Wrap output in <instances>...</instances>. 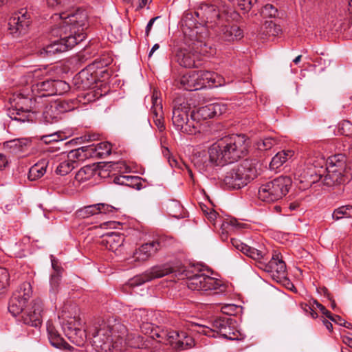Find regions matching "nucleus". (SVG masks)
Returning <instances> with one entry per match:
<instances>
[{"label": "nucleus", "mask_w": 352, "mask_h": 352, "mask_svg": "<svg viewBox=\"0 0 352 352\" xmlns=\"http://www.w3.org/2000/svg\"><path fill=\"white\" fill-rule=\"evenodd\" d=\"M278 142V139L272 137H267L258 140L256 142V148L262 151L271 149L274 145Z\"/></svg>", "instance_id": "35"}, {"label": "nucleus", "mask_w": 352, "mask_h": 352, "mask_svg": "<svg viewBox=\"0 0 352 352\" xmlns=\"http://www.w3.org/2000/svg\"><path fill=\"white\" fill-rule=\"evenodd\" d=\"M79 325L78 320L71 318L63 324V329L71 342L78 346H83L87 342V334L85 330L79 327Z\"/></svg>", "instance_id": "17"}, {"label": "nucleus", "mask_w": 352, "mask_h": 352, "mask_svg": "<svg viewBox=\"0 0 352 352\" xmlns=\"http://www.w3.org/2000/svg\"><path fill=\"white\" fill-rule=\"evenodd\" d=\"M343 342L346 344L349 347L352 348V338L349 337H344Z\"/></svg>", "instance_id": "64"}, {"label": "nucleus", "mask_w": 352, "mask_h": 352, "mask_svg": "<svg viewBox=\"0 0 352 352\" xmlns=\"http://www.w3.org/2000/svg\"><path fill=\"white\" fill-rule=\"evenodd\" d=\"M194 15H195V12H188L184 14L182 19V32L185 38L193 41V47L198 49L201 47V51L205 52L207 50L203 49V46L207 45L208 32L205 27L196 25Z\"/></svg>", "instance_id": "7"}, {"label": "nucleus", "mask_w": 352, "mask_h": 352, "mask_svg": "<svg viewBox=\"0 0 352 352\" xmlns=\"http://www.w3.org/2000/svg\"><path fill=\"white\" fill-rule=\"evenodd\" d=\"M227 223L237 229L245 228L248 226L245 223L239 222L236 219H229Z\"/></svg>", "instance_id": "55"}, {"label": "nucleus", "mask_w": 352, "mask_h": 352, "mask_svg": "<svg viewBox=\"0 0 352 352\" xmlns=\"http://www.w3.org/2000/svg\"><path fill=\"white\" fill-rule=\"evenodd\" d=\"M44 117L47 122H52L54 120H56L59 114L58 113V109H51V102L50 104L47 105L45 107V110L44 111Z\"/></svg>", "instance_id": "47"}, {"label": "nucleus", "mask_w": 352, "mask_h": 352, "mask_svg": "<svg viewBox=\"0 0 352 352\" xmlns=\"http://www.w3.org/2000/svg\"><path fill=\"white\" fill-rule=\"evenodd\" d=\"M250 140L244 135L232 134L212 144L208 151H196L191 157L194 166L201 173H210L223 166L228 160H237L247 154Z\"/></svg>", "instance_id": "1"}, {"label": "nucleus", "mask_w": 352, "mask_h": 352, "mask_svg": "<svg viewBox=\"0 0 352 352\" xmlns=\"http://www.w3.org/2000/svg\"><path fill=\"white\" fill-rule=\"evenodd\" d=\"M230 1L236 5L244 13L250 11L256 6L257 3V0H234Z\"/></svg>", "instance_id": "39"}, {"label": "nucleus", "mask_w": 352, "mask_h": 352, "mask_svg": "<svg viewBox=\"0 0 352 352\" xmlns=\"http://www.w3.org/2000/svg\"><path fill=\"white\" fill-rule=\"evenodd\" d=\"M37 100L36 95L14 94L9 99L12 107L8 110V116L21 122H33L38 109Z\"/></svg>", "instance_id": "6"}, {"label": "nucleus", "mask_w": 352, "mask_h": 352, "mask_svg": "<svg viewBox=\"0 0 352 352\" xmlns=\"http://www.w3.org/2000/svg\"><path fill=\"white\" fill-rule=\"evenodd\" d=\"M327 317L329 318L331 321L338 323L340 325H342L344 321L340 316L338 315L333 316L331 314V317L327 315Z\"/></svg>", "instance_id": "60"}, {"label": "nucleus", "mask_w": 352, "mask_h": 352, "mask_svg": "<svg viewBox=\"0 0 352 352\" xmlns=\"http://www.w3.org/2000/svg\"><path fill=\"white\" fill-rule=\"evenodd\" d=\"M351 129H352V125L348 121L342 122L339 126V130H340V133L342 135H344L346 136L349 135V131Z\"/></svg>", "instance_id": "54"}, {"label": "nucleus", "mask_w": 352, "mask_h": 352, "mask_svg": "<svg viewBox=\"0 0 352 352\" xmlns=\"http://www.w3.org/2000/svg\"><path fill=\"white\" fill-rule=\"evenodd\" d=\"M8 164V160L6 157L4 155L0 153V170L6 168Z\"/></svg>", "instance_id": "62"}, {"label": "nucleus", "mask_w": 352, "mask_h": 352, "mask_svg": "<svg viewBox=\"0 0 352 352\" xmlns=\"http://www.w3.org/2000/svg\"><path fill=\"white\" fill-rule=\"evenodd\" d=\"M48 338L51 344L60 349L73 350L74 347L67 344L53 327H47Z\"/></svg>", "instance_id": "30"}, {"label": "nucleus", "mask_w": 352, "mask_h": 352, "mask_svg": "<svg viewBox=\"0 0 352 352\" xmlns=\"http://www.w3.org/2000/svg\"><path fill=\"white\" fill-rule=\"evenodd\" d=\"M159 18V16H156L154 18H152L148 23L146 27V36H148L149 35V33L151 30V28L153 27V25L154 22Z\"/></svg>", "instance_id": "61"}, {"label": "nucleus", "mask_w": 352, "mask_h": 352, "mask_svg": "<svg viewBox=\"0 0 352 352\" xmlns=\"http://www.w3.org/2000/svg\"><path fill=\"white\" fill-rule=\"evenodd\" d=\"M93 346L98 352L117 349L116 340L126 335V327L113 317L98 319L90 329Z\"/></svg>", "instance_id": "4"}, {"label": "nucleus", "mask_w": 352, "mask_h": 352, "mask_svg": "<svg viewBox=\"0 0 352 352\" xmlns=\"http://www.w3.org/2000/svg\"><path fill=\"white\" fill-rule=\"evenodd\" d=\"M235 324L236 320L231 317V322H229L228 325L224 328L221 336L231 340H237L239 338V331L236 329Z\"/></svg>", "instance_id": "33"}, {"label": "nucleus", "mask_w": 352, "mask_h": 352, "mask_svg": "<svg viewBox=\"0 0 352 352\" xmlns=\"http://www.w3.org/2000/svg\"><path fill=\"white\" fill-rule=\"evenodd\" d=\"M32 294V286L30 283L25 282L13 294L10 300L8 310L12 316L23 315V312L28 306V300Z\"/></svg>", "instance_id": "13"}, {"label": "nucleus", "mask_w": 352, "mask_h": 352, "mask_svg": "<svg viewBox=\"0 0 352 352\" xmlns=\"http://www.w3.org/2000/svg\"><path fill=\"white\" fill-rule=\"evenodd\" d=\"M30 12L27 8H21L18 12L14 13L8 23L10 34L14 36L25 34L30 25Z\"/></svg>", "instance_id": "14"}, {"label": "nucleus", "mask_w": 352, "mask_h": 352, "mask_svg": "<svg viewBox=\"0 0 352 352\" xmlns=\"http://www.w3.org/2000/svg\"><path fill=\"white\" fill-rule=\"evenodd\" d=\"M190 109L187 103L184 102L175 106L173 110V124L177 130L184 133H194L198 127V122H196V115L193 111L190 112L191 120L188 118Z\"/></svg>", "instance_id": "10"}, {"label": "nucleus", "mask_w": 352, "mask_h": 352, "mask_svg": "<svg viewBox=\"0 0 352 352\" xmlns=\"http://www.w3.org/2000/svg\"><path fill=\"white\" fill-rule=\"evenodd\" d=\"M283 280V281L285 282V285L287 286V287L289 289H292V288H294V285L289 281V279L287 278V277L285 276V278H280V280Z\"/></svg>", "instance_id": "63"}, {"label": "nucleus", "mask_w": 352, "mask_h": 352, "mask_svg": "<svg viewBox=\"0 0 352 352\" xmlns=\"http://www.w3.org/2000/svg\"><path fill=\"white\" fill-rule=\"evenodd\" d=\"M210 105L213 118L221 116L227 110V105L223 103H212Z\"/></svg>", "instance_id": "48"}, {"label": "nucleus", "mask_w": 352, "mask_h": 352, "mask_svg": "<svg viewBox=\"0 0 352 352\" xmlns=\"http://www.w3.org/2000/svg\"><path fill=\"white\" fill-rule=\"evenodd\" d=\"M49 164L47 159H42L33 165L29 170L28 178L30 181H36L42 177L47 171Z\"/></svg>", "instance_id": "29"}, {"label": "nucleus", "mask_w": 352, "mask_h": 352, "mask_svg": "<svg viewBox=\"0 0 352 352\" xmlns=\"http://www.w3.org/2000/svg\"><path fill=\"white\" fill-rule=\"evenodd\" d=\"M332 217L336 220L342 217H352V206L348 205L337 208L334 210Z\"/></svg>", "instance_id": "40"}, {"label": "nucleus", "mask_w": 352, "mask_h": 352, "mask_svg": "<svg viewBox=\"0 0 352 352\" xmlns=\"http://www.w3.org/2000/svg\"><path fill=\"white\" fill-rule=\"evenodd\" d=\"M23 82L31 85L32 93L38 98L54 96V80L45 79L41 69L28 72L23 76Z\"/></svg>", "instance_id": "11"}, {"label": "nucleus", "mask_w": 352, "mask_h": 352, "mask_svg": "<svg viewBox=\"0 0 352 352\" xmlns=\"http://www.w3.org/2000/svg\"><path fill=\"white\" fill-rule=\"evenodd\" d=\"M199 75L201 78V82H205L204 87L211 85L217 86V76L215 74L208 71L199 70ZM218 83L220 85L219 82H218Z\"/></svg>", "instance_id": "37"}, {"label": "nucleus", "mask_w": 352, "mask_h": 352, "mask_svg": "<svg viewBox=\"0 0 352 352\" xmlns=\"http://www.w3.org/2000/svg\"><path fill=\"white\" fill-rule=\"evenodd\" d=\"M131 179H133V177H128V176H120V177H116L114 179V182L119 184L127 185V182Z\"/></svg>", "instance_id": "57"}, {"label": "nucleus", "mask_w": 352, "mask_h": 352, "mask_svg": "<svg viewBox=\"0 0 352 352\" xmlns=\"http://www.w3.org/2000/svg\"><path fill=\"white\" fill-rule=\"evenodd\" d=\"M118 210V208L107 204H97V214H108Z\"/></svg>", "instance_id": "49"}, {"label": "nucleus", "mask_w": 352, "mask_h": 352, "mask_svg": "<svg viewBox=\"0 0 352 352\" xmlns=\"http://www.w3.org/2000/svg\"><path fill=\"white\" fill-rule=\"evenodd\" d=\"M144 338L135 333H128L126 331V335L124 336L123 339H118L116 340L117 348L122 346V344H126L132 348H144L146 347L147 344L144 340Z\"/></svg>", "instance_id": "24"}, {"label": "nucleus", "mask_w": 352, "mask_h": 352, "mask_svg": "<svg viewBox=\"0 0 352 352\" xmlns=\"http://www.w3.org/2000/svg\"><path fill=\"white\" fill-rule=\"evenodd\" d=\"M60 281V274L58 273L52 274L51 275L50 285V292L55 296L59 290V285Z\"/></svg>", "instance_id": "44"}, {"label": "nucleus", "mask_w": 352, "mask_h": 352, "mask_svg": "<svg viewBox=\"0 0 352 352\" xmlns=\"http://www.w3.org/2000/svg\"><path fill=\"white\" fill-rule=\"evenodd\" d=\"M257 10L265 18H275L278 14V8L272 3H266Z\"/></svg>", "instance_id": "36"}, {"label": "nucleus", "mask_w": 352, "mask_h": 352, "mask_svg": "<svg viewBox=\"0 0 352 352\" xmlns=\"http://www.w3.org/2000/svg\"><path fill=\"white\" fill-rule=\"evenodd\" d=\"M58 109V113H61L71 111L74 109V107L72 105V103L68 101L57 100L51 102V109Z\"/></svg>", "instance_id": "38"}, {"label": "nucleus", "mask_w": 352, "mask_h": 352, "mask_svg": "<svg viewBox=\"0 0 352 352\" xmlns=\"http://www.w3.org/2000/svg\"><path fill=\"white\" fill-rule=\"evenodd\" d=\"M93 66L89 65L85 69L82 70L79 73V78H80L84 87H89L96 83L98 79V72H92Z\"/></svg>", "instance_id": "31"}, {"label": "nucleus", "mask_w": 352, "mask_h": 352, "mask_svg": "<svg viewBox=\"0 0 352 352\" xmlns=\"http://www.w3.org/2000/svg\"><path fill=\"white\" fill-rule=\"evenodd\" d=\"M9 274L8 271L3 267H0V291L6 288L8 284Z\"/></svg>", "instance_id": "51"}, {"label": "nucleus", "mask_w": 352, "mask_h": 352, "mask_svg": "<svg viewBox=\"0 0 352 352\" xmlns=\"http://www.w3.org/2000/svg\"><path fill=\"white\" fill-rule=\"evenodd\" d=\"M81 153L85 155V159L94 156H98L102 158L111 154V145L110 143L100 142L97 144H91L79 148Z\"/></svg>", "instance_id": "22"}, {"label": "nucleus", "mask_w": 352, "mask_h": 352, "mask_svg": "<svg viewBox=\"0 0 352 352\" xmlns=\"http://www.w3.org/2000/svg\"><path fill=\"white\" fill-rule=\"evenodd\" d=\"M310 305L313 308L319 309L321 311V312L326 316L329 315V316L331 317V313L329 311H328L322 304L318 302L316 300H314L312 302H310Z\"/></svg>", "instance_id": "53"}, {"label": "nucleus", "mask_w": 352, "mask_h": 352, "mask_svg": "<svg viewBox=\"0 0 352 352\" xmlns=\"http://www.w3.org/2000/svg\"><path fill=\"white\" fill-rule=\"evenodd\" d=\"M92 172L93 168L91 166H85L76 173L75 179L78 181L86 180L92 175Z\"/></svg>", "instance_id": "46"}, {"label": "nucleus", "mask_w": 352, "mask_h": 352, "mask_svg": "<svg viewBox=\"0 0 352 352\" xmlns=\"http://www.w3.org/2000/svg\"><path fill=\"white\" fill-rule=\"evenodd\" d=\"M63 160L56 166L55 173L60 176L69 173L73 169L78 167V161L83 160L85 155H82L80 148L74 149L64 155Z\"/></svg>", "instance_id": "19"}, {"label": "nucleus", "mask_w": 352, "mask_h": 352, "mask_svg": "<svg viewBox=\"0 0 352 352\" xmlns=\"http://www.w3.org/2000/svg\"><path fill=\"white\" fill-rule=\"evenodd\" d=\"M170 214L177 219L184 218L186 217L184 209L182 204L177 201H171L168 206Z\"/></svg>", "instance_id": "34"}, {"label": "nucleus", "mask_w": 352, "mask_h": 352, "mask_svg": "<svg viewBox=\"0 0 352 352\" xmlns=\"http://www.w3.org/2000/svg\"><path fill=\"white\" fill-rule=\"evenodd\" d=\"M94 72H98V80H104L107 79L109 76V72L107 69L100 70V71H94Z\"/></svg>", "instance_id": "58"}, {"label": "nucleus", "mask_w": 352, "mask_h": 352, "mask_svg": "<svg viewBox=\"0 0 352 352\" xmlns=\"http://www.w3.org/2000/svg\"><path fill=\"white\" fill-rule=\"evenodd\" d=\"M292 185V179L287 176H280L262 184L258 189V197L265 202H273L285 196Z\"/></svg>", "instance_id": "8"}, {"label": "nucleus", "mask_w": 352, "mask_h": 352, "mask_svg": "<svg viewBox=\"0 0 352 352\" xmlns=\"http://www.w3.org/2000/svg\"><path fill=\"white\" fill-rule=\"evenodd\" d=\"M211 109H212V108H211L210 104H208L206 106L200 107L198 109L197 112L195 113L196 120L197 118H201L203 120L212 118L213 115H212V111Z\"/></svg>", "instance_id": "45"}, {"label": "nucleus", "mask_w": 352, "mask_h": 352, "mask_svg": "<svg viewBox=\"0 0 352 352\" xmlns=\"http://www.w3.org/2000/svg\"><path fill=\"white\" fill-rule=\"evenodd\" d=\"M153 314L144 309H134L131 315V321L137 324L144 334H150L153 339L159 338L158 342L169 344L176 351H183L194 346V340L185 331L173 329L160 330L152 323Z\"/></svg>", "instance_id": "3"}, {"label": "nucleus", "mask_w": 352, "mask_h": 352, "mask_svg": "<svg viewBox=\"0 0 352 352\" xmlns=\"http://www.w3.org/2000/svg\"><path fill=\"white\" fill-rule=\"evenodd\" d=\"M43 311V302L40 299L33 300L25 307L21 319L25 324L38 327L42 323Z\"/></svg>", "instance_id": "16"}, {"label": "nucleus", "mask_w": 352, "mask_h": 352, "mask_svg": "<svg viewBox=\"0 0 352 352\" xmlns=\"http://www.w3.org/2000/svg\"><path fill=\"white\" fill-rule=\"evenodd\" d=\"M266 267L277 274L278 278H285L287 274L286 264L282 259V256L276 253L272 256Z\"/></svg>", "instance_id": "26"}, {"label": "nucleus", "mask_w": 352, "mask_h": 352, "mask_svg": "<svg viewBox=\"0 0 352 352\" xmlns=\"http://www.w3.org/2000/svg\"><path fill=\"white\" fill-rule=\"evenodd\" d=\"M51 261H52V266L54 270V274L58 273L59 274H60L61 267L60 266H58V261L56 260V258L52 256Z\"/></svg>", "instance_id": "59"}, {"label": "nucleus", "mask_w": 352, "mask_h": 352, "mask_svg": "<svg viewBox=\"0 0 352 352\" xmlns=\"http://www.w3.org/2000/svg\"><path fill=\"white\" fill-rule=\"evenodd\" d=\"M180 85L186 90H198L204 87L205 82H201L199 71H193L182 76Z\"/></svg>", "instance_id": "23"}, {"label": "nucleus", "mask_w": 352, "mask_h": 352, "mask_svg": "<svg viewBox=\"0 0 352 352\" xmlns=\"http://www.w3.org/2000/svg\"><path fill=\"white\" fill-rule=\"evenodd\" d=\"M232 245L239 251L243 253L245 255L249 256L250 258L259 261L261 260L263 255V252L254 248H252L248 246L245 243H243L239 239H231Z\"/></svg>", "instance_id": "25"}, {"label": "nucleus", "mask_w": 352, "mask_h": 352, "mask_svg": "<svg viewBox=\"0 0 352 352\" xmlns=\"http://www.w3.org/2000/svg\"><path fill=\"white\" fill-rule=\"evenodd\" d=\"M233 161L221 166L225 173L223 184L227 188L239 189L257 176L258 162L255 159H245L239 164H232Z\"/></svg>", "instance_id": "5"}, {"label": "nucleus", "mask_w": 352, "mask_h": 352, "mask_svg": "<svg viewBox=\"0 0 352 352\" xmlns=\"http://www.w3.org/2000/svg\"><path fill=\"white\" fill-rule=\"evenodd\" d=\"M124 241V237L122 234L118 232H108L102 236L101 243L106 247V248L114 250L118 247L120 246Z\"/></svg>", "instance_id": "28"}, {"label": "nucleus", "mask_w": 352, "mask_h": 352, "mask_svg": "<svg viewBox=\"0 0 352 352\" xmlns=\"http://www.w3.org/2000/svg\"><path fill=\"white\" fill-rule=\"evenodd\" d=\"M195 16L199 18L200 16L206 18L207 23H214V27L217 23L221 21L228 16V12L225 10L221 12L219 8L214 5H209L208 3L201 4L199 8L195 12Z\"/></svg>", "instance_id": "20"}, {"label": "nucleus", "mask_w": 352, "mask_h": 352, "mask_svg": "<svg viewBox=\"0 0 352 352\" xmlns=\"http://www.w3.org/2000/svg\"><path fill=\"white\" fill-rule=\"evenodd\" d=\"M30 142L28 139H14L3 144L4 148L12 154H19L27 151Z\"/></svg>", "instance_id": "27"}, {"label": "nucleus", "mask_w": 352, "mask_h": 352, "mask_svg": "<svg viewBox=\"0 0 352 352\" xmlns=\"http://www.w3.org/2000/svg\"><path fill=\"white\" fill-rule=\"evenodd\" d=\"M294 155V151L291 150L282 151L274 156L270 164L272 169H276L280 167L289 158Z\"/></svg>", "instance_id": "32"}, {"label": "nucleus", "mask_w": 352, "mask_h": 352, "mask_svg": "<svg viewBox=\"0 0 352 352\" xmlns=\"http://www.w3.org/2000/svg\"><path fill=\"white\" fill-rule=\"evenodd\" d=\"M185 42L186 45H188V48H177L175 50V60L182 67L186 68L198 67L200 64L199 60H197L198 53H212V50L210 45L208 39H207L206 47L203 46V49L207 50V52H205L201 51V47H199L198 49L193 47V41H190L188 38H185Z\"/></svg>", "instance_id": "12"}, {"label": "nucleus", "mask_w": 352, "mask_h": 352, "mask_svg": "<svg viewBox=\"0 0 352 352\" xmlns=\"http://www.w3.org/2000/svg\"><path fill=\"white\" fill-rule=\"evenodd\" d=\"M324 164V160L322 159L317 164L313 162L314 168L320 166V169L311 173V177H314L313 174L314 173L317 178L316 180H320L324 184L329 186L344 184L351 179V174H349L346 169H342V167L341 168H336L335 166H329L323 168Z\"/></svg>", "instance_id": "9"}, {"label": "nucleus", "mask_w": 352, "mask_h": 352, "mask_svg": "<svg viewBox=\"0 0 352 352\" xmlns=\"http://www.w3.org/2000/svg\"><path fill=\"white\" fill-rule=\"evenodd\" d=\"M69 89V85L66 82L54 80V95H61Z\"/></svg>", "instance_id": "43"}, {"label": "nucleus", "mask_w": 352, "mask_h": 352, "mask_svg": "<svg viewBox=\"0 0 352 352\" xmlns=\"http://www.w3.org/2000/svg\"><path fill=\"white\" fill-rule=\"evenodd\" d=\"M228 21V16L221 21L217 23L214 27L215 32L219 37V39L223 41L231 42L235 40H239L243 37L242 30L237 25H230L227 24Z\"/></svg>", "instance_id": "18"}, {"label": "nucleus", "mask_w": 352, "mask_h": 352, "mask_svg": "<svg viewBox=\"0 0 352 352\" xmlns=\"http://www.w3.org/2000/svg\"><path fill=\"white\" fill-rule=\"evenodd\" d=\"M41 140L45 143V144H50L52 142H58L59 140H61L62 138L60 137V134L55 133L50 135H43L41 138Z\"/></svg>", "instance_id": "52"}, {"label": "nucleus", "mask_w": 352, "mask_h": 352, "mask_svg": "<svg viewBox=\"0 0 352 352\" xmlns=\"http://www.w3.org/2000/svg\"><path fill=\"white\" fill-rule=\"evenodd\" d=\"M161 240L153 241L142 245L133 252L135 261L145 262L153 256L162 247Z\"/></svg>", "instance_id": "21"}, {"label": "nucleus", "mask_w": 352, "mask_h": 352, "mask_svg": "<svg viewBox=\"0 0 352 352\" xmlns=\"http://www.w3.org/2000/svg\"><path fill=\"white\" fill-rule=\"evenodd\" d=\"M153 115V121L155 124L158 128L160 131H162L165 129V126L164 124V117L162 116V107L158 106L157 109L154 110Z\"/></svg>", "instance_id": "42"}, {"label": "nucleus", "mask_w": 352, "mask_h": 352, "mask_svg": "<svg viewBox=\"0 0 352 352\" xmlns=\"http://www.w3.org/2000/svg\"><path fill=\"white\" fill-rule=\"evenodd\" d=\"M344 160V155H335L334 157H333V158H331L330 160L329 164H332L331 166H335L336 168H341V167H342V169H346L345 164H344L345 162Z\"/></svg>", "instance_id": "50"}, {"label": "nucleus", "mask_w": 352, "mask_h": 352, "mask_svg": "<svg viewBox=\"0 0 352 352\" xmlns=\"http://www.w3.org/2000/svg\"><path fill=\"white\" fill-rule=\"evenodd\" d=\"M77 216L80 218H87L90 216L97 214V204L85 206L76 212Z\"/></svg>", "instance_id": "41"}, {"label": "nucleus", "mask_w": 352, "mask_h": 352, "mask_svg": "<svg viewBox=\"0 0 352 352\" xmlns=\"http://www.w3.org/2000/svg\"><path fill=\"white\" fill-rule=\"evenodd\" d=\"M152 103L153 106L151 108L152 113H154V110L157 109L158 106L162 107L161 102L159 101L157 98V93L156 91H154L153 96H152Z\"/></svg>", "instance_id": "56"}, {"label": "nucleus", "mask_w": 352, "mask_h": 352, "mask_svg": "<svg viewBox=\"0 0 352 352\" xmlns=\"http://www.w3.org/2000/svg\"><path fill=\"white\" fill-rule=\"evenodd\" d=\"M229 322H231V317L230 316H225L214 320L212 322V328L197 323H192L189 329L192 331L205 335L208 337H216L215 333L221 336L222 331L228 325Z\"/></svg>", "instance_id": "15"}, {"label": "nucleus", "mask_w": 352, "mask_h": 352, "mask_svg": "<svg viewBox=\"0 0 352 352\" xmlns=\"http://www.w3.org/2000/svg\"><path fill=\"white\" fill-rule=\"evenodd\" d=\"M172 274L173 276L178 277V278H186V285L192 290L201 292L203 293L208 291L219 289V292L224 290V286L221 285L220 282L209 276L204 274H196L192 276H188L184 270L176 271L173 267L168 265H162L153 266L144 273L137 275L131 278L127 285L133 288L140 286L146 282L151 281L155 278H162L164 276ZM217 293H219L217 292Z\"/></svg>", "instance_id": "2"}]
</instances>
